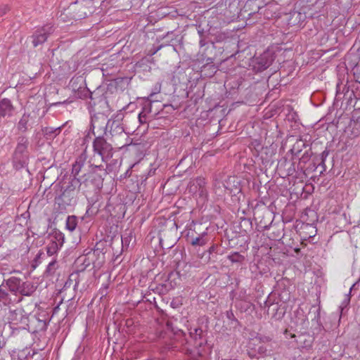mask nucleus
<instances>
[{
	"mask_svg": "<svg viewBox=\"0 0 360 360\" xmlns=\"http://www.w3.org/2000/svg\"><path fill=\"white\" fill-rule=\"evenodd\" d=\"M80 185L81 180L79 178L72 179L61 194L55 198L54 210L56 212L65 213L68 207L76 203L77 193L76 187Z\"/></svg>",
	"mask_w": 360,
	"mask_h": 360,
	"instance_id": "obj_1",
	"label": "nucleus"
},
{
	"mask_svg": "<svg viewBox=\"0 0 360 360\" xmlns=\"http://www.w3.org/2000/svg\"><path fill=\"white\" fill-rule=\"evenodd\" d=\"M6 319L13 335H17L20 330H25L29 323V316L21 307L10 309Z\"/></svg>",
	"mask_w": 360,
	"mask_h": 360,
	"instance_id": "obj_2",
	"label": "nucleus"
},
{
	"mask_svg": "<svg viewBox=\"0 0 360 360\" xmlns=\"http://www.w3.org/2000/svg\"><path fill=\"white\" fill-rule=\"evenodd\" d=\"M29 140L25 136L17 138V144L12 156V162L16 169L26 167L29 161Z\"/></svg>",
	"mask_w": 360,
	"mask_h": 360,
	"instance_id": "obj_3",
	"label": "nucleus"
},
{
	"mask_svg": "<svg viewBox=\"0 0 360 360\" xmlns=\"http://www.w3.org/2000/svg\"><path fill=\"white\" fill-rule=\"evenodd\" d=\"M93 151L94 155L101 158L103 162H108L113 155V148L103 136L98 134L93 141Z\"/></svg>",
	"mask_w": 360,
	"mask_h": 360,
	"instance_id": "obj_4",
	"label": "nucleus"
},
{
	"mask_svg": "<svg viewBox=\"0 0 360 360\" xmlns=\"http://www.w3.org/2000/svg\"><path fill=\"white\" fill-rule=\"evenodd\" d=\"M65 241L64 234L60 231H55L49 236V243L46 247V253L49 256H53L63 247Z\"/></svg>",
	"mask_w": 360,
	"mask_h": 360,
	"instance_id": "obj_5",
	"label": "nucleus"
},
{
	"mask_svg": "<svg viewBox=\"0 0 360 360\" xmlns=\"http://www.w3.org/2000/svg\"><path fill=\"white\" fill-rule=\"evenodd\" d=\"M53 30V27L51 24L37 28L32 35L33 46L37 47L44 44Z\"/></svg>",
	"mask_w": 360,
	"mask_h": 360,
	"instance_id": "obj_6",
	"label": "nucleus"
},
{
	"mask_svg": "<svg viewBox=\"0 0 360 360\" xmlns=\"http://www.w3.org/2000/svg\"><path fill=\"white\" fill-rule=\"evenodd\" d=\"M206 184L207 182L205 178L201 176L197 177L189 182V192L193 194H198L200 197L206 198L208 195Z\"/></svg>",
	"mask_w": 360,
	"mask_h": 360,
	"instance_id": "obj_7",
	"label": "nucleus"
},
{
	"mask_svg": "<svg viewBox=\"0 0 360 360\" xmlns=\"http://www.w3.org/2000/svg\"><path fill=\"white\" fill-rule=\"evenodd\" d=\"M41 316L43 317L42 319L39 316H32L31 318L29 317L28 326L25 330L31 333H37L46 330L49 325V321L45 318V316Z\"/></svg>",
	"mask_w": 360,
	"mask_h": 360,
	"instance_id": "obj_8",
	"label": "nucleus"
},
{
	"mask_svg": "<svg viewBox=\"0 0 360 360\" xmlns=\"http://www.w3.org/2000/svg\"><path fill=\"white\" fill-rule=\"evenodd\" d=\"M273 62L270 53L264 52L252 60L253 68L256 71L260 72L268 68Z\"/></svg>",
	"mask_w": 360,
	"mask_h": 360,
	"instance_id": "obj_9",
	"label": "nucleus"
},
{
	"mask_svg": "<svg viewBox=\"0 0 360 360\" xmlns=\"http://www.w3.org/2000/svg\"><path fill=\"white\" fill-rule=\"evenodd\" d=\"M15 107L11 101L4 98L0 99V117H11L13 115Z\"/></svg>",
	"mask_w": 360,
	"mask_h": 360,
	"instance_id": "obj_10",
	"label": "nucleus"
},
{
	"mask_svg": "<svg viewBox=\"0 0 360 360\" xmlns=\"http://www.w3.org/2000/svg\"><path fill=\"white\" fill-rule=\"evenodd\" d=\"M36 289L37 286L32 282L22 281L18 293L24 296H30Z\"/></svg>",
	"mask_w": 360,
	"mask_h": 360,
	"instance_id": "obj_11",
	"label": "nucleus"
},
{
	"mask_svg": "<svg viewBox=\"0 0 360 360\" xmlns=\"http://www.w3.org/2000/svg\"><path fill=\"white\" fill-rule=\"evenodd\" d=\"M86 161V157L84 155L79 156L75 163L72 165V174L74 176L73 179L77 178V176L79 174L82 170V168L84 165Z\"/></svg>",
	"mask_w": 360,
	"mask_h": 360,
	"instance_id": "obj_12",
	"label": "nucleus"
},
{
	"mask_svg": "<svg viewBox=\"0 0 360 360\" xmlns=\"http://www.w3.org/2000/svg\"><path fill=\"white\" fill-rule=\"evenodd\" d=\"M22 280L16 277H11L6 281V285L9 290L15 294H18Z\"/></svg>",
	"mask_w": 360,
	"mask_h": 360,
	"instance_id": "obj_13",
	"label": "nucleus"
},
{
	"mask_svg": "<svg viewBox=\"0 0 360 360\" xmlns=\"http://www.w3.org/2000/svg\"><path fill=\"white\" fill-rule=\"evenodd\" d=\"M30 115L25 112L17 124V128L20 131L25 132L28 129V122L30 121Z\"/></svg>",
	"mask_w": 360,
	"mask_h": 360,
	"instance_id": "obj_14",
	"label": "nucleus"
},
{
	"mask_svg": "<svg viewBox=\"0 0 360 360\" xmlns=\"http://www.w3.org/2000/svg\"><path fill=\"white\" fill-rule=\"evenodd\" d=\"M207 233L204 231L198 237L192 238L190 243L193 246H202L207 243Z\"/></svg>",
	"mask_w": 360,
	"mask_h": 360,
	"instance_id": "obj_15",
	"label": "nucleus"
},
{
	"mask_svg": "<svg viewBox=\"0 0 360 360\" xmlns=\"http://www.w3.org/2000/svg\"><path fill=\"white\" fill-rule=\"evenodd\" d=\"M115 125V128L117 129V131L124 135L126 137V142L122 146H117L119 148H123L124 147H127L132 144V139H130L128 136L124 134V128L115 121L112 122V127Z\"/></svg>",
	"mask_w": 360,
	"mask_h": 360,
	"instance_id": "obj_16",
	"label": "nucleus"
},
{
	"mask_svg": "<svg viewBox=\"0 0 360 360\" xmlns=\"http://www.w3.org/2000/svg\"><path fill=\"white\" fill-rule=\"evenodd\" d=\"M122 248H128L131 241L133 239V233L131 231H125L122 235Z\"/></svg>",
	"mask_w": 360,
	"mask_h": 360,
	"instance_id": "obj_17",
	"label": "nucleus"
},
{
	"mask_svg": "<svg viewBox=\"0 0 360 360\" xmlns=\"http://www.w3.org/2000/svg\"><path fill=\"white\" fill-rule=\"evenodd\" d=\"M91 94V92L86 86H79L77 90V96L82 99H85L89 97L92 99Z\"/></svg>",
	"mask_w": 360,
	"mask_h": 360,
	"instance_id": "obj_18",
	"label": "nucleus"
},
{
	"mask_svg": "<svg viewBox=\"0 0 360 360\" xmlns=\"http://www.w3.org/2000/svg\"><path fill=\"white\" fill-rule=\"evenodd\" d=\"M77 225V218L75 216H68L66 219V228L70 231L75 230Z\"/></svg>",
	"mask_w": 360,
	"mask_h": 360,
	"instance_id": "obj_19",
	"label": "nucleus"
},
{
	"mask_svg": "<svg viewBox=\"0 0 360 360\" xmlns=\"http://www.w3.org/2000/svg\"><path fill=\"white\" fill-rule=\"evenodd\" d=\"M227 258L232 263H240L245 259L244 256L237 252L231 253L227 256Z\"/></svg>",
	"mask_w": 360,
	"mask_h": 360,
	"instance_id": "obj_20",
	"label": "nucleus"
},
{
	"mask_svg": "<svg viewBox=\"0 0 360 360\" xmlns=\"http://www.w3.org/2000/svg\"><path fill=\"white\" fill-rule=\"evenodd\" d=\"M10 300L11 299L6 289L0 285V302L6 305L10 303Z\"/></svg>",
	"mask_w": 360,
	"mask_h": 360,
	"instance_id": "obj_21",
	"label": "nucleus"
},
{
	"mask_svg": "<svg viewBox=\"0 0 360 360\" xmlns=\"http://www.w3.org/2000/svg\"><path fill=\"white\" fill-rule=\"evenodd\" d=\"M57 268H58L57 261L56 259H53L51 262H50L49 263V264L46 267V272L48 274L51 275V274H54V272L56 271Z\"/></svg>",
	"mask_w": 360,
	"mask_h": 360,
	"instance_id": "obj_22",
	"label": "nucleus"
},
{
	"mask_svg": "<svg viewBox=\"0 0 360 360\" xmlns=\"http://www.w3.org/2000/svg\"><path fill=\"white\" fill-rule=\"evenodd\" d=\"M43 131L46 135L53 134L54 136H56L57 134H58L60 132V127L53 128V127H45L43 129Z\"/></svg>",
	"mask_w": 360,
	"mask_h": 360,
	"instance_id": "obj_23",
	"label": "nucleus"
},
{
	"mask_svg": "<svg viewBox=\"0 0 360 360\" xmlns=\"http://www.w3.org/2000/svg\"><path fill=\"white\" fill-rule=\"evenodd\" d=\"M202 332L201 328H195L193 330H191L190 335L193 338L197 340L198 338H200Z\"/></svg>",
	"mask_w": 360,
	"mask_h": 360,
	"instance_id": "obj_24",
	"label": "nucleus"
},
{
	"mask_svg": "<svg viewBox=\"0 0 360 360\" xmlns=\"http://www.w3.org/2000/svg\"><path fill=\"white\" fill-rule=\"evenodd\" d=\"M96 127H97V120H91V126H90V131H91L94 135H96L95 129Z\"/></svg>",
	"mask_w": 360,
	"mask_h": 360,
	"instance_id": "obj_25",
	"label": "nucleus"
},
{
	"mask_svg": "<svg viewBox=\"0 0 360 360\" xmlns=\"http://www.w3.org/2000/svg\"><path fill=\"white\" fill-rule=\"evenodd\" d=\"M12 272L13 271L9 270L7 268L6 265H1L0 266V273L2 274L3 275H5L6 274H11Z\"/></svg>",
	"mask_w": 360,
	"mask_h": 360,
	"instance_id": "obj_26",
	"label": "nucleus"
},
{
	"mask_svg": "<svg viewBox=\"0 0 360 360\" xmlns=\"http://www.w3.org/2000/svg\"><path fill=\"white\" fill-rule=\"evenodd\" d=\"M160 91V85L157 84L155 87V91H153L151 94H150V95L148 97V99H149L150 98H152L155 94H157Z\"/></svg>",
	"mask_w": 360,
	"mask_h": 360,
	"instance_id": "obj_27",
	"label": "nucleus"
},
{
	"mask_svg": "<svg viewBox=\"0 0 360 360\" xmlns=\"http://www.w3.org/2000/svg\"><path fill=\"white\" fill-rule=\"evenodd\" d=\"M87 16V13L86 11H82V12H79L76 15H75V18H78V19H82V18H84Z\"/></svg>",
	"mask_w": 360,
	"mask_h": 360,
	"instance_id": "obj_28",
	"label": "nucleus"
},
{
	"mask_svg": "<svg viewBox=\"0 0 360 360\" xmlns=\"http://www.w3.org/2000/svg\"><path fill=\"white\" fill-rule=\"evenodd\" d=\"M258 353L262 355H265L266 354L267 349L264 346H259L258 347Z\"/></svg>",
	"mask_w": 360,
	"mask_h": 360,
	"instance_id": "obj_29",
	"label": "nucleus"
},
{
	"mask_svg": "<svg viewBox=\"0 0 360 360\" xmlns=\"http://www.w3.org/2000/svg\"><path fill=\"white\" fill-rule=\"evenodd\" d=\"M8 10V7L6 5H4L0 7V15H4Z\"/></svg>",
	"mask_w": 360,
	"mask_h": 360,
	"instance_id": "obj_30",
	"label": "nucleus"
},
{
	"mask_svg": "<svg viewBox=\"0 0 360 360\" xmlns=\"http://www.w3.org/2000/svg\"><path fill=\"white\" fill-rule=\"evenodd\" d=\"M103 124H105V126H103L102 128L103 129V134H105L106 133V129H107L108 126L109 125V124L110 122V120H108L107 123H105V119L103 118Z\"/></svg>",
	"mask_w": 360,
	"mask_h": 360,
	"instance_id": "obj_31",
	"label": "nucleus"
},
{
	"mask_svg": "<svg viewBox=\"0 0 360 360\" xmlns=\"http://www.w3.org/2000/svg\"><path fill=\"white\" fill-rule=\"evenodd\" d=\"M162 47V45H160V46H158V48L154 49L153 51H151V55L155 54L160 49H161Z\"/></svg>",
	"mask_w": 360,
	"mask_h": 360,
	"instance_id": "obj_32",
	"label": "nucleus"
},
{
	"mask_svg": "<svg viewBox=\"0 0 360 360\" xmlns=\"http://www.w3.org/2000/svg\"><path fill=\"white\" fill-rule=\"evenodd\" d=\"M199 44H200V46L201 47H202V46H205V44H207V42L205 41V40L204 39H201L200 40Z\"/></svg>",
	"mask_w": 360,
	"mask_h": 360,
	"instance_id": "obj_33",
	"label": "nucleus"
},
{
	"mask_svg": "<svg viewBox=\"0 0 360 360\" xmlns=\"http://www.w3.org/2000/svg\"><path fill=\"white\" fill-rule=\"evenodd\" d=\"M208 67H209L208 65H205L203 66V69H205V68H207ZM210 68H212V72H215L216 71V68L214 65H210Z\"/></svg>",
	"mask_w": 360,
	"mask_h": 360,
	"instance_id": "obj_34",
	"label": "nucleus"
},
{
	"mask_svg": "<svg viewBox=\"0 0 360 360\" xmlns=\"http://www.w3.org/2000/svg\"><path fill=\"white\" fill-rule=\"evenodd\" d=\"M264 339H266V338H259V342H264Z\"/></svg>",
	"mask_w": 360,
	"mask_h": 360,
	"instance_id": "obj_35",
	"label": "nucleus"
},
{
	"mask_svg": "<svg viewBox=\"0 0 360 360\" xmlns=\"http://www.w3.org/2000/svg\"><path fill=\"white\" fill-rule=\"evenodd\" d=\"M209 60L211 61V63H212V58H208Z\"/></svg>",
	"mask_w": 360,
	"mask_h": 360,
	"instance_id": "obj_36",
	"label": "nucleus"
}]
</instances>
